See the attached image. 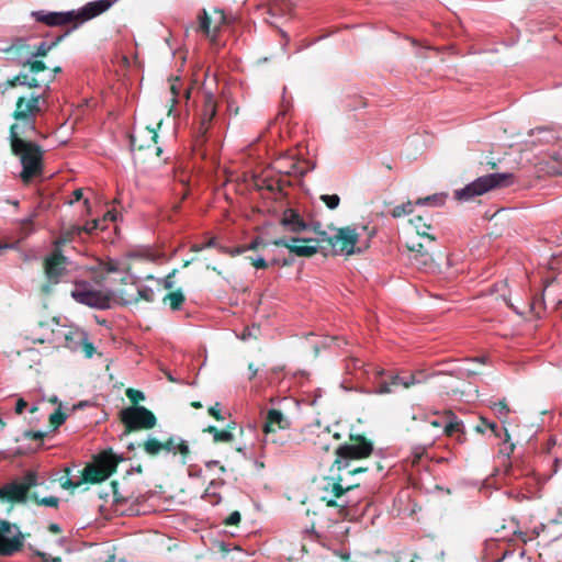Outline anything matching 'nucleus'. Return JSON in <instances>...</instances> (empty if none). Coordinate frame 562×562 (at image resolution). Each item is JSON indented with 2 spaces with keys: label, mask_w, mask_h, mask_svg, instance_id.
I'll use <instances>...</instances> for the list:
<instances>
[{
  "label": "nucleus",
  "mask_w": 562,
  "mask_h": 562,
  "mask_svg": "<svg viewBox=\"0 0 562 562\" xmlns=\"http://www.w3.org/2000/svg\"><path fill=\"white\" fill-rule=\"evenodd\" d=\"M37 486L49 488L43 474L32 470L26 471L20 479L0 487V499L19 504H25L29 499H32L40 506L57 508L59 506L58 497L53 495L41 496L40 492L36 491L30 493L31 488Z\"/></svg>",
  "instance_id": "f257e3e1"
},
{
  "label": "nucleus",
  "mask_w": 562,
  "mask_h": 562,
  "mask_svg": "<svg viewBox=\"0 0 562 562\" xmlns=\"http://www.w3.org/2000/svg\"><path fill=\"white\" fill-rule=\"evenodd\" d=\"M12 151L20 158L22 165L21 179L29 182L38 175L43 168V150L34 142H15L11 145Z\"/></svg>",
  "instance_id": "f03ea898"
},
{
  "label": "nucleus",
  "mask_w": 562,
  "mask_h": 562,
  "mask_svg": "<svg viewBox=\"0 0 562 562\" xmlns=\"http://www.w3.org/2000/svg\"><path fill=\"white\" fill-rule=\"evenodd\" d=\"M27 64V69L21 71L12 80L0 83V91L5 92L9 88H13L16 85L26 86L29 88L48 87V83L54 80V75L46 68L43 61L29 60Z\"/></svg>",
  "instance_id": "7ed1b4c3"
},
{
  "label": "nucleus",
  "mask_w": 562,
  "mask_h": 562,
  "mask_svg": "<svg viewBox=\"0 0 562 562\" xmlns=\"http://www.w3.org/2000/svg\"><path fill=\"white\" fill-rule=\"evenodd\" d=\"M509 175L507 173H490L468 183L462 189L454 191V198L462 202H468L475 196L482 195L495 188L505 187L508 184Z\"/></svg>",
  "instance_id": "20e7f679"
},
{
  "label": "nucleus",
  "mask_w": 562,
  "mask_h": 562,
  "mask_svg": "<svg viewBox=\"0 0 562 562\" xmlns=\"http://www.w3.org/2000/svg\"><path fill=\"white\" fill-rule=\"evenodd\" d=\"M70 294L76 302L92 308L105 310L111 306V291L97 289L89 282H77Z\"/></svg>",
  "instance_id": "39448f33"
},
{
  "label": "nucleus",
  "mask_w": 562,
  "mask_h": 562,
  "mask_svg": "<svg viewBox=\"0 0 562 562\" xmlns=\"http://www.w3.org/2000/svg\"><path fill=\"white\" fill-rule=\"evenodd\" d=\"M54 339L59 345L72 350H82L86 357L91 358L94 352V347L88 341V335L85 330L76 326H59L53 331Z\"/></svg>",
  "instance_id": "423d86ee"
},
{
  "label": "nucleus",
  "mask_w": 562,
  "mask_h": 562,
  "mask_svg": "<svg viewBox=\"0 0 562 562\" xmlns=\"http://www.w3.org/2000/svg\"><path fill=\"white\" fill-rule=\"evenodd\" d=\"M124 459L112 451H103L94 461L87 465L83 471L85 482H100L108 479L116 469L117 464Z\"/></svg>",
  "instance_id": "0eeeda50"
},
{
  "label": "nucleus",
  "mask_w": 562,
  "mask_h": 562,
  "mask_svg": "<svg viewBox=\"0 0 562 562\" xmlns=\"http://www.w3.org/2000/svg\"><path fill=\"white\" fill-rule=\"evenodd\" d=\"M318 236V240L328 241L337 255L349 256L356 252V245L359 239L356 228L349 226L336 228L331 236L321 229Z\"/></svg>",
  "instance_id": "6e6552de"
},
{
  "label": "nucleus",
  "mask_w": 562,
  "mask_h": 562,
  "mask_svg": "<svg viewBox=\"0 0 562 562\" xmlns=\"http://www.w3.org/2000/svg\"><path fill=\"white\" fill-rule=\"evenodd\" d=\"M373 446L363 437H359L355 442L339 446L336 450V465L338 470L347 469L351 460L367 458L371 454Z\"/></svg>",
  "instance_id": "1a4fd4ad"
},
{
  "label": "nucleus",
  "mask_w": 562,
  "mask_h": 562,
  "mask_svg": "<svg viewBox=\"0 0 562 562\" xmlns=\"http://www.w3.org/2000/svg\"><path fill=\"white\" fill-rule=\"evenodd\" d=\"M121 420L130 430L151 429L157 423L155 415L145 406H130L122 409Z\"/></svg>",
  "instance_id": "9d476101"
},
{
  "label": "nucleus",
  "mask_w": 562,
  "mask_h": 562,
  "mask_svg": "<svg viewBox=\"0 0 562 562\" xmlns=\"http://www.w3.org/2000/svg\"><path fill=\"white\" fill-rule=\"evenodd\" d=\"M68 260L61 254L55 251L45 260V274L48 283L43 285L45 293L50 292V286L65 280Z\"/></svg>",
  "instance_id": "9b49d317"
},
{
  "label": "nucleus",
  "mask_w": 562,
  "mask_h": 562,
  "mask_svg": "<svg viewBox=\"0 0 562 562\" xmlns=\"http://www.w3.org/2000/svg\"><path fill=\"white\" fill-rule=\"evenodd\" d=\"M47 105L45 94L31 93L29 97H20L13 112V119H36Z\"/></svg>",
  "instance_id": "f8f14e48"
},
{
  "label": "nucleus",
  "mask_w": 562,
  "mask_h": 562,
  "mask_svg": "<svg viewBox=\"0 0 562 562\" xmlns=\"http://www.w3.org/2000/svg\"><path fill=\"white\" fill-rule=\"evenodd\" d=\"M22 547L19 528L0 519V555H12Z\"/></svg>",
  "instance_id": "ddd939ff"
},
{
  "label": "nucleus",
  "mask_w": 562,
  "mask_h": 562,
  "mask_svg": "<svg viewBox=\"0 0 562 562\" xmlns=\"http://www.w3.org/2000/svg\"><path fill=\"white\" fill-rule=\"evenodd\" d=\"M319 241L318 238L314 239L311 237H282L277 238L272 241L274 246H282L290 250L291 254H294L297 257H311L318 251V247L316 245H299V243H312Z\"/></svg>",
  "instance_id": "4468645a"
},
{
  "label": "nucleus",
  "mask_w": 562,
  "mask_h": 562,
  "mask_svg": "<svg viewBox=\"0 0 562 562\" xmlns=\"http://www.w3.org/2000/svg\"><path fill=\"white\" fill-rule=\"evenodd\" d=\"M281 224L290 232L300 234L304 232H314L318 235L321 224L317 222H305L302 216L294 210L288 209L283 212Z\"/></svg>",
  "instance_id": "2eb2a0df"
},
{
  "label": "nucleus",
  "mask_w": 562,
  "mask_h": 562,
  "mask_svg": "<svg viewBox=\"0 0 562 562\" xmlns=\"http://www.w3.org/2000/svg\"><path fill=\"white\" fill-rule=\"evenodd\" d=\"M385 374L383 369L373 368L372 369V381L376 384V387L373 391H370V394H390L393 393L398 386H402L403 379L400 374L390 373L387 380L380 381V379Z\"/></svg>",
  "instance_id": "dca6fc26"
},
{
  "label": "nucleus",
  "mask_w": 562,
  "mask_h": 562,
  "mask_svg": "<svg viewBox=\"0 0 562 562\" xmlns=\"http://www.w3.org/2000/svg\"><path fill=\"white\" fill-rule=\"evenodd\" d=\"M214 14L217 15L215 21L212 20L205 9H203L199 15V31H201L213 43L216 42L221 25L225 22V15L223 11L214 10Z\"/></svg>",
  "instance_id": "f3484780"
},
{
  "label": "nucleus",
  "mask_w": 562,
  "mask_h": 562,
  "mask_svg": "<svg viewBox=\"0 0 562 562\" xmlns=\"http://www.w3.org/2000/svg\"><path fill=\"white\" fill-rule=\"evenodd\" d=\"M116 0H95L75 11V21H89L108 11Z\"/></svg>",
  "instance_id": "a211bd4d"
},
{
  "label": "nucleus",
  "mask_w": 562,
  "mask_h": 562,
  "mask_svg": "<svg viewBox=\"0 0 562 562\" xmlns=\"http://www.w3.org/2000/svg\"><path fill=\"white\" fill-rule=\"evenodd\" d=\"M349 488H344L339 482L334 480L328 481L324 487L325 495L322 496V501L326 502L327 506L346 508L349 502L344 498V493Z\"/></svg>",
  "instance_id": "6ab92c4d"
},
{
  "label": "nucleus",
  "mask_w": 562,
  "mask_h": 562,
  "mask_svg": "<svg viewBox=\"0 0 562 562\" xmlns=\"http://www.w3.org/2000/svg\"><path fill=\"white\" fill-rule=\"evenodd\" d=\"M15 123L10 128V142L11 145L15 142H29L25 138L31 137L35 134V120L34 119H19L14 120Z\"/></svg>",
  "instance_id": "aec40b11"
},
{
  "label": "nucleus",
  "mask_w": 562,
  "mask_h": 562,
  "mask_svg": "<svg viewBox=\"0 0 562 562\" xmlns=\"http://www.w3.org/2000/svg\"><path fill=\"white\" fill-rule=\"evenodd\" d=\"M216 115V101L214 94L210 91L203 94V105L200 112V133L204 135L211 126V122Z\"/></svg>",
  "instance_id": "412c9836"
},
{
  "label": "nucleus",
  "mask_w": 562,
  "mask_h": 562,
  "mask_svg": "<svg viewBox=\"0 0 562 562\" xmlns=\"http://www.w3.org/2000/svg\"><path fill=\"white\" fill-rule=\"evenodd\" d=\"M36 20L49 26H60L75 22V10L67 12H35Z\"/></svg>",
  "instance_id": "4be33fe9"
},
{
  "label": "nucleus",
  "mask_w": 562,
  "mask_h": 562,
  "mask_svg": "<svg viewBox=\"0 0 562 562\" xmlns=\"http://www.w3.org/2000/svg\"><path fill=\"white\" fill-rule=\"evenodd\" d=\"M290 427L289 420L278 409H269L267 413L266 422L263 425V431L268 440V436L274 432L277 429H286Z\"/></svg>",
  "instance_id": "5701e85b"
},
{
  "label": "nucleus",
  "mask_w": 562,
  "mask_h": 562,
  "mask_svg": "<svg viewBox=\"0 0 562 562\" xmlns=\"http://www.w3.org/2000/svg\"><path fill=\"white\" fill-rule=\"evenodd\" d=\"M128 258L137 259L140 258V256L135 252H131L126 258H110L103 263V270L108 273H128L131 269L130 263L127 262Z\"/></svg>",
  "instance_id": "b1692460"
},
{
  "label": "nucleus",
  "mask_w": 562,
  "mask_h": 562,
  "mask_svg": "<svg viewBox=\"0 0 562 562\" xmlns=\"http://www.w3.org/2000/svg\"><path fill=\"white\" fill-rule=\"evenodd\" d=\"M418 248L413 247L412 251L414 252L411 260L412 263L420 269H428L432 265V257L425 249L423 244L417 245Z\"/></svg>",
  "instance_id": "393cba45"
},
{
  "label": "nucleus",
  "mask_w": 562,
  "mask_h": 562,
  "mask_svg": "<svg viewBox=\"0 0 562 562\" xmlns=\"http://www.w3.org/2000/svg\"><path fill=\"white\" fill-rule=\"evenodd\" d=\"M484 358H467L461 361V364L454 368L451 373L456 374L459 378H465L473 374H477V371L472 367V364L484 363Z\"/></svg>",
  "instance_id": "a878e982"
},
{
  "label": "nucleus",
  "mask_w": 562,
  "mask_h": 562,
  "mask_svg": "<svg viewBox=\"0 0 562 562\" xmlns=\"http://www.w3.org/2000/svg\"><path fill=\"white\" fill-rule=\"evenodd\" d=\"M170 94L172 106L179 102L180 98L183 97L186 101L190 99L191 90L190 88H183V83L179 78L171 80L170 82Z\"/></svg>",
  "instance_id": "bb28decb"
},
{
  "label": "nucleus",
  "mask_w": 562,
  "mask_h": 562,
  "mask_svg": "<svg viewBox=\"0 0 562 562\" xmlns=\"http://www.w3.org/2000/svg\"><path fill=\"white\" fill-rule=\"evenodd\" d=\"M164 450L172 453L179 452L181 456L187 457L189 446L182 438L171 437L164 443Z\"/></svg>",
  "instance_id": "cd10ccee"
},
{
  "label": "nucleus",
  "mask_w": 562,
  "mask_h": 562,
  "mask_svg": "<svg viewBox=\"0 0 562 562\" xmlns=\"http://www.w3.org/2000/svg\"><path fill=\"white\" fill-rule=\"evenodd\" d=\"M461 428H462V424L458 419V417L451 411L446 412L442 431L447 436H453L454 434L461 431Z\"/></svg>",
  "instance_id": "c85d7f7f"
},
{
  "label": "nucleus",
  "mask_w": 562,
  "mask_h": 562,
  "mask_svg": "<svg viewBox=\"0 0 562 562\" xmlns=\"http://www.w3.org/2000/svg\"><path fill=\"white\" fill-rule=\"evenodd\" d=\"M409 222L415 227L416 233L419 236L427 238L429 241L435 240V237L429 234L431 226L423 216H416L412 218Z\"/></svg>",
  "instance_id": "c756f323"
},
{
  "label": "nucleus",
  "mask_w": 562,
  "mask_h": 562,
  "mask_svg": "<svg viewBox=\"0 0 562 562\" xmlns=\"http://www.w3.org/2000/svg\"><path fill=\"white\" fill-rule=\"evenodd\" d=\"M207 431L213 435L215 442H231L234 439V435L228 429L218 430L215 426H209Z\"/></svg>",
  "instance_id": "7c9ffc66"
},
{
  "label": "nucleus",
  "mask_w": 562,
  "mask_h": 562,
  "mask_svg": "<svg viewBox=\"0 0 562 562\" xmlns=\"http://www.w3.org/2000/svg\"><path fill=\"white\" fill-rule=\"evenodd\" d=\"M164 301L170 305L171 310L178 311L184 302V295L181 290H178L167 294Z\"/></svg>",
  "instance_id": "2f4dec72"
},
{
  "label": "nucleus",
  "mask_w": 562,
  "mask_h": 562,
  "mask_svg": "<svg viewBox=\"0 0 562 562\" xmlns=\"http://www.w3.org/2000/svg\"><path fill=\"white\" fill-rule=\"evenodd\" d=\"M50 483H55V482H58L59 485L64 488V490H70V488H76L78 486H80L81 484V480L79 481H74L70 476H69V471L66 470V474L64 475H60L59 477H52L49 480Z\"/></svg>",
  "instance_id": "473e14b6"
},
{
  "label": "nucleus",
  "mask_w": 562,
  "mask_h": 562,
  "mask_svg": "<svg viewBox=\"0 0 562 562\" xmlns=\"http://www.w3.org/2000/svg\"><path fill=\"white\" fill-rule=\"evenodd\" d=\"M446 195L445 194H432L426 198H420L416 201V205H423V206H438L442 205L445 203Z\"/></svg>",
  "instance_id": "72a5a7b5"
},
{
  "label": "nucleus",
  "mask_w": 562,
  "mask_h": 562,
  "mask_svg": "<svg viewBox=\"0 0 562 562\" xmlns=\"http://www.w3.org/2000/svg\"><path fill=\"white\" fill-rule=\"evenodd\" d=\"M146 453L150 456L158 454L161 450H164V443H161L158 439L149 437L144 446Z\"/></svg>",
  "instance_id": "f704fd0d"
},
{
  "label": "nucleus",
  "mask_w": 562,
  "mask_h": 562,
  "mask_svg": "<svg viewBox=\"0 0 562 562\" xmlns=\"http://www.w3.org/2000/svg\"><path fill=\"white\" fill-rule=\"evenodd\" d=\"M111 490H112L111 499L113 503H116V504L127 503L132 498V495L125 494L119 490L116 482L111 483Z\"/></svg>",
  "instance_id": "c9c22d12"
},
{
  "label": "nucleus",
  "mask_w": 562,
  "mask_h": 562,
  "mask_svg": "<svg viewBox=\"0 0 562 562\" xmlns=\"http://www.w3.org/2000/svg\"><path fill=\"white\" fill-rule=\"evenodd\" d=\"M223 484L222 481H216V480H212L210 482V484L207 485L206 490H205V493H204V497L206 496H212L214 497L215 499L214 501H211L212 503L214 504H217L220 503L221 501V497L218 496V494L216 493V490Z\"/></svg>",
  "instance_id": "e433bc0d"
},
{
  "label": "nucleus",
  "mask_w": 562,
  "mask_h": 562,
  "mask_svg": "<svg viewBox=\"0 0 562 562\" xmlns=\"http://www.w3.org/2000/svg\"><path fill=\"white\" fill-rule=\"evenodd\" d=\"M413 212V203L411 201L406 202V203H403L401 205H396L393 210H392V216L393 217H402V216H405V215H408Z\"/></svg>",
  "instance_id": "4c0bfd02"
},
{
  "label": "nucleus",
  "mask_w": 562,
  "mask_h": 562,
  "mask_svg": "<svg viewBox=\"0 0 562 562\" xmlns=\"http://www.w3.org/2000/svg\"><path fill=\"white\" fill-rule=\"evenodd\" d=\"M402 387L409 389L414 385L422 384L426 382V378H417L416 375H412V373L407 376H402Z\"/></svg>",
  "instance_id": "58836bf2"
},
{
  "label": "nucleus",
  "mask_w": 562,
  "mask_h": 562,
  "mask_svg": "<svg viewBox=\"0 0 562 562\" xmlns=\"http://www.w3.org/2000/svg\"><path fill=\"white\" fill-rule=\"evenodd\" d=\"M321 200L326 204L329 210H335L340 202V199L337 194H323Z\"/></svg>",
  "instance_id": "ea45409f"
},
{
  "label": "nucleus",
  "mask_w": 562,
  "mask_h": 562,
  "mask_svg": "<svg viewBox=\"0 0 562 562\" xmlns=\"http://www.w3.org/2000/svg\"><path fill=\"white\" fill-rule=\"evenodd\" d=\"M54 44L48 45L46 42H41L37 46L36 50L32 53L31 57L36 58L40 56H45Z\"/></svg>",
  "instance_id": "a19ab883"
},
{
  "label": "nucleus",
  "mask_w": 562,
  "mask_h": 562,
  "mask_svg": "<svg viewBox=\"0 0 562 562\" xmlns=\"http://www.w3.org/2000/svg\"><path fill=\"white\" fill-rule=\"evenodd\" d=\"M52 424L59 426L66 420V415L61 412L60 406L49 417Z\"/></svg>",
  "instance_id": "79ce46f5"
},
{
  "label": "nucleus",
  "mask_w": 562,
  "mask_h": 562,
  "mask_svg": "<svg viewBox=\"0 0 562 562\" xmlns=\"http://www.w3.org/2000/svg\"><path fill=\"white\" fill-rule=\"evenodd\" d=\"M247 259L250 261V263L256 269H266L268 267L266 259L261 256H257V257L249 256V257H247Z\"/></svg>",
  "instance_id": "37998d69"
},
{
  "label": "nucleus",
  "mask_w": 562,
  "mask_h": 562,
  "mask_svg": "<svg viewBox=\"0 0 562 562\" xmlns=\"http://www.w3.org/2000/svg\"><path fill=\"white\" fill-rule=\"evenodd\" d=\"M493 411L499 416H506L509 413V408L505 401L494 403Z\"/></svg>",
  "instance_id": "c03bdc74"
},
{
  "label": "nucleus",
  "mask_w": 562,
  "mask_h": 562,
  "mask_svg": "<svg viewBox=\"0 0 562 562\" xmlns=\"http://www.w3.org/2000/svg\"><path fill=\"white\" fill-rule=\"evenodd\" d=\"M209 414L212 417H214L215 419H217V420H224L225 419L224 415L222 414L221 404L220 403H215L213 406H211L209 408Z\"/></svg>",
  "instance_id": "a18cd8bd"
},
{
  "label": "nucleus",
  "mask_w": 562,
  "mask_h": 562,
  "mask_svg": "<svg viewBox=\"0 0 562 562\" xmlns=\"http://www.w3.org/2000/svg\"><path fill=\"white\" fill-rule=\"evenodd\" d=\"M176 270L168 273L164 279L159 280V283L164 285L165 289H172L173 288V278L176 276Z\"/></svg>",
  "instance_id": "49530a36"
},
{
  "label": "nucleus",
  "mask_w": 562,
  "mask_h": 562,
  "mask_svg": "<svg viewBox=\"0 0 562 562\" xmlns=\"http://www.w3.org/2000/svg\"><path fill=\"white\" fill-rule=\"evenodd\" d=\"M214 245H215V239L212 238V239L207 240L204 244H194V245H192L191 251L200 252V251H202V250H204L206 248L213 247Z\"/></svg>",
  "instance_id": "de8ad7c7"
},
{
  "label": "nucleus",
  "mask_w": 562,
  "mask_h": 562,
  "mask_svg": "<svg viewBox=\"0 0 562 562\" xmlns=\"http://www.w3.org/2000/svg\"><path fill=\"white\" fill-rule=\"evenodd\" d=\"M130 400L134 403L138 402L139 400H144V394L140 391L128 389L126 392Z\"/></svg>",
  "instance_id": "09e8293b"
},
{
  "label": "nucleus",
  "mask_w": 562,
  "mask_h": 562,
  "mask_svg": "<svg viewBox=\"0 0 562 562\" xmlns=\"http://www.w3.org/2000/svg\"><path fill=\"white\" fill-rule=\"evenodd\" d=\"M240 521V513L235 510L225 520L226 525H236Z\"/></svg>",
  "instance_id": "8fccbe9b"
},
{
  "label": "nucleus",
  "mask_w": 562,
  "mask_h": 562,
  "mask_svg": "<svg viewBox=\"0 0 562 562\" xmlns=\"http://www.w3.org/2000/svg\"><path fill=\"white\" fill-rule=\"evenodd\" d=\"M425 453V447H417L412 452L413 463L418 462Z\"/></svg>",
  "instance_id": "3c124183"
},
{
  "label": "nucleus",
  "mask_w": 562,
  "mask_h": 562,
  "mask_svg": "<svg viewBox=\"0 0 562 562\" xmlns=\"http://www.w3.org/2000/svg\"><path fill=\"white\" fill-rule=\"evenodd\" d=\"M98 227H99V221L93 220V221L87 222L86 225L82 227V229L86 233L90 234V233L94 232Z\"/></svg>",
  "instance_id": "603ef678"
},
{
  "label": "nucleus",
  "mask_w": 562,
  "mask_h": 562,
  "mask_svg": "<svg viewBox=\"0 0 562 562\" xmlns=\"http://www.w3.org/2000/svg\"><path fill=\"white\" fill-rule=\"evenodd\" d=\"M83 198V190L82 189H76L74 192H72V199L70 200V203H75V202H78L80 201L81 199Z\"/></svg>",
  "instance_id": "864d4df0"
},
{
  "label": "nucleus",
  "mask_w": 562,
  "mask_h": 562,
  "mask_svg": "<svg viewBox=\"0 0 562 562\" xmlns=\"http://www.w3.org/2000/svg\"><path fill=\"white\" fill-rule=\"evenodd\" d=\"M26 405L27 404L23 398L18 400V402L15 404V412L18 414H21L24 411V408L26 407Z\"/></svg>",
  "instance_id": "5fc2aeb1"
},
{
  "label": "nucleus",
  "mask_w": 562,
  "mask_h": 562,
  "mask_svg": "<svg viewBox=\"0 0 562 562\" xmlns=\"http://www.w3.org/2000/svg\"><path fill=\"white\" fill-rule=\"evenodd\" d=\"M486 426L495 434L496 437H501L499 429L495 423H488Z\"/></svg>",
  "instance_id": "6e6d98bb"
},
{
  "label": "nucleus",
  "mask_w": 562,
  "mask_h": 562,
  "mask_svg": "<svg viewBox=\"0 0 562 562\" xmlns=\"http://www.w3.org/2000/svg\"><path fill=\"white\" fill-rule=\"evenodd\" d=\"M430 424L432 426L437 427V428H441L442 429V426L445 424V415L441 417V419H435Z\"/></svg>",
  "instance_id": "4d7b16f0"
},
{
  "label": "nucleus",
  "mask_w": 562,
  "mask_h": 562,
  "mask_svg": "<svg viewBox=\"0 0 562 562\" xmlns=\"http://www.w3.org/2000/svg\"><path fill=\"white\" fill-rule=\"evenodd\" d=\"M412 375H416L417 378H426V381L428 380L429 375L425 373L423 370H416L412 372Z\"/></svg>",
  "instance_id": "13d9d810"
},
{
  "label": "nucleus",
  "mask_w": 562,
  "mask_h": 562,
  "mask_svg": "<svg viewBox=\"0 0 562 562\" xmlns=\"http://www.w3.org/2000/svg\"><path fill=\"white\" fill-rule=\"evenodd\" d=\"M248 369H249V371H250V376H249V379L255 378V376H256V374H257V372H258V369H257L252 363H250V364L248 366Z\"/></svg>",
  "instance_id": "bf43d9fd"
},
{
  "label": "nucleus",
  "mask_w": 562,
  "mask_h": 562,
  "mask_svg": "<svg viewBox=\"0 0 562 562\" xmlns=\"http://www.w3.org/2000/svg\"><path fill=\"white\" fill-rule=\"evenodd\" d=\"M49 530L55 532V533H58V532H60L61 529H60V527L57 524H52L49 526Z\"/></svg>",
  "instance_id": "052dcab7"
},
{
  "label": "nucleus",
  "mask_w": 562,
  "mask_h": 562,
  "mask_svg": "<svg viewBox=\"0 0 562 562\" xmlns=\"http://www.w3.org/2000/svg\"><path fill=\"white\" fill-rule=\"evenodd\" d=\"M148 133L150 134V137L154 140V143H157V138H158L157 133L153 130H149Z\"/></svg>",
  "instance_id": "680f3d73"
},
{
  "label": "nucleus",
  "mask_w": 562,
  "mask_h": 562,
  "mask_svg": "<svg viewBox=\"0 0 562 562\" xmlns=\"http://www.w3.org/2000/svg\"><path fill=\"white\" fill-rule=\"evenodd\" d=\"M259 244L260 241L256 239L248 247H246V249H255Z\"/></svg>",
  "instance_id": "e2e57ef3"
},
{
  "label": "nucleus",
  "mask_w": 562,
  "mask_h": 562,
  "mask_svg": "<svg viewBox=\"0 0 562 562\" xmlns=\"http://www.w3.org/2000/svg\"><path fill=\"white\" fill-rule=\"evenodd\" d=\"M245 250H247L246 248H236L232 251V255H239L241 252H244Z\"/></svg>",
  "instance_id": "0e129e2a"
},
{
  "label": "nucleus",
  "mask_w": 562,
  "mask_h": 562,
  "mask_svg": "<svg viewBox=\"0 0 562 562\" xmlns=\"http://www.w3.org/2000/svg\"><path fill=\"white\" fill-rule=\"evenodd\" d=\"M363 471H366V469H363V468H355V469H352L350 471V473L356 474V473H360V472H363Z\"/></svg>",
  "instance_id": "69168bd1"
},
{
  "label": "nucleus",
  "mask_w": 562,
  "mask_h": 562,
  "mask_svg": "<svg viewBox=\"0 0 562 562\" xmlns=\"http://www.w3.org/2000/svg\"><path fill=\"white\" fill-rule=\"evenodd\" d=\"M139 294H140L143 297H145L146 300H150V299H149V295H148V293H147V291H146V290H144V291H139Z\"/></svg>",
  "instance_id": "338daca9"
},
{
  "label": "nucleus",
  "mask_w": 562,
  "mask_h": 562,
  "mask_svg": "<svg viewBox=\"0 0 562 562\" xmlns=\"http://www.w3.org/2000/svg\"><path fill=\"white\" fill-rule=\"evenodd\" d=\"M503 431H504V435H505L504 442H507L509 440V434H508L506 428H503Z\"/></svg>",
  "instance_id": "774afa93"
}]
</instances>
